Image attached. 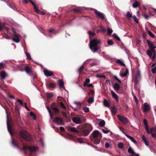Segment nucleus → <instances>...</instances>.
Instances as JSON below:
<instances>
[{"instance_id":"6","label":"nucleus","mask_w":156,"mask_h":156,"mask_svg":"<svg viewBox=\"0 0 156 156\" xmlns=\"http://www.w3.org/2000/svg\"><path fill=\"white\" fill-rule=\"evenodd\" d=\"M149 131L148 134L151 133L153 137L156 138V126L151 128L150 130L149 129Z\"/></svg>"},{"instance_id":"16","label":"nucleus","mask_w":156,"mask_h":156,"mask_svg":"<svg viewBox=\"0 0 156 156\" xmlns=\"http://www.w3.org/2000/svg\"><path fill=\"white\" fill-rule=\"evenodd\" d=\"M143 123L145 126V128L146 129V130L147 132V133H149V128L147 124V120L146 119H144L143 120Z\"/></svg>"},{"instance_id":"29","label":"nucleus","mask_w":156,"mask_h":156,"mask_svg":"<svg viewBox=\"0 0 156 156\" xmlns=\"http://www.w3.org/2000/svg\"><path fill=\"white\" fill-rule=\"evenodd\" d=\"M126 136L129 139H130L133 143L135 144H136L137 143V142L136 140H134L132 137L129 136L128 135H126Z\"/></svg>"},{"instance_id":"55","label":"nucleus","mask_w":156,"mask_h":156,"mask_svg":"<svg viewBox=\"0 0 156 156\" xmlns=\"http://www.w3.org/2000/svg\"><path fill=\"white\" fill-rule=\"evenodd\" d=\"M83 65H82L78 69V71L79 72V73H80L82 69H83Z\"/></svg>"},{"instance_id":"35","label":"nucleus","mask_w":156,"mask_h":156,"mask_svg":"<svg viewBox=\"0 0 156 156\" xmlns=\"http://www.w3.org/2000/svg\"><path fill=\"white\" fill-rule=\"evenodd\" d=\"M126 16L127 17L128 19H129L132 17V14L130 13L129 11H128L127 12L126 14Z\"/></svg>"},{"instance_id":"25","label":"nucleus","mask_w":156,"mask_h":156,"mask_svg":"<svg viewBox=\"0 0 156 156\" xmlns=\"http://www.w3.org/2000/svg\"><path fill=\"white\" fill-rule=\"evenodd\" d=\"M111 92L112 97L115 99L116 101H118L119 98L117 95L112 90L111 91Z\"/></svg>"},{"instance_id":"53","label":"nucleus","mask_w":156,"mask_h":156,"mask_svg":"<svg viewBox=\"0 0 156 156\" xmlns=\"http://www.w3.org/2000/svg\"><path fill=\"white\" fill-rule=\"evenodd\" d=\"M77 140L78 142L80 143H82L84 140V139L82 138H78Z\"/></svg>"},{"instance_id":"40","label":"nucleus","mask_w":156,"mask_h":156,"mask_svg":"<svg viewBox=\"0 0 156 156\" xmlns=\"http://www.w3.org/2000/svg\"><path fill=\"white\" fill-rule=\"evenodd\" d=\"M105 146L106 148H108V147L112 148V146L111 144L108 142L105 143Z\"/></svg>"},{"instance_id":"4","label":"nucleus","mask_w":156,"mask_h":156,"mask_svg":"<svg viewBox=\"0 0 156 156\" xmlns=\"http://www.w3.org/2000/svg\"><path fill=\"white\" fill-rule=\"evenodd\" d=\"M20 135L21 137L24 139L28 141L31 140V136L27 131L22 130L20 131Z\"/></svg>"},{"instance_id":"43","label":"nucleus","mask_w":156,"mask_h":156,"mask_svg":"<svg viewBox=\"0 0 156 156\" xmlns=\"http://www.w3.org/2000/svg\"><path fill=\"white\" fill-rule=\"evenodd\" d=\"M46 95L47 98H51L53 95V94L51 93H47Z\"/></svg>"},{"instance_id":"9","label":"nucleus","mask_w":156,"mask_h":156,"mask_svg":"<svg viewBox=\"0 0 156 156\" xmlns=\"http://www.w3.org/2000/svg\"><path fill=\"white\" fill-rule=\"evenodd\" d=\"M20 36L16 34H14L13 35L12 41L16 43H18L20 42Z\"/></svg>"},{"instance_id":"33","label":"nucleus","mask_w":156,"mask_h":156,"mask_svg":"<svg viewBox=\"0 0 156 156\" xmlns=\"http://www.w3.org/2000/svg\"><path fill=\"white\" fill-rule=\"evenodd\" d=\"M103 104L104 105L107 107H109V104L108 101L105 99L103 101Z\"/></svg>"},{"instance_id":"26","label":"nucleus","mask_w":156,"mask_h":156,"mask_svg":"<svg viewBox=\"0 0 156 156\" xmlns=\"http://www.w3.org/2000/svg\"><path fill=\"white\" fill-rule=\"evenodd\" d=\"M69 130L73 132L78 133V131L76 129L75 127H69Z\"/></svg>"},{"instance_id":"21","label":"nucleus","mask_w":156,"mask_h":156,"mask_svg":"<svg viewBox=\"0 0 156 156\" xmlns=\"http://www.w3.org/2000/svg\"><path fill=\"white\" fill-rule=\"evenodd\" d=\"M142 138L146 146H148L149 145V143L147 140V138L144 135H143Z\"/></svg>"},{"instance_id":"27","label":"nucleus","mask_w":156,"mask_h":156,"mask_svg":"<svg viewBox=\"0 0 156 156\" xmlns=\"http://www.w3.org/2000/svg\"><path fill=\"white\" fill-rule=\"evenodd\" d=\"M59 86L60 88H65L64 86L63 81L61 80H60L59 81Z\"/></svg>"},{"instance_id":"17","label":"nucleus","mask_w":156,"mask_h":156,"mask_svg":"<svg viewBox=\"0 0 156 156\" xmlns=\"http://www.w3.org/2000/svg\"><path fill=\"white\" fill-rule=\"evenodd\" d=\"M7 116V125L8 128V131L9 132L10 134L11 135L12 134V130L11 129V126L10 125H9L8 121V117H7V115H6Z\"/></svg>"},{"instance_id":"15","label":"nucleus","mask_w":156,"mask_h":156,"mask_svg":"<svg viewBox=\"0 0 156 156\" xmlns=\"http://www.w3.org/2000/svg\"><path fill=\"white\" fill-rule=\"evenodd\" d=\"M128 152L131 154L130 156H139V154H136L131 147L128 149Z\"/></svg>"},{"instance_id":"49","label":"nucleus","mask_w":156,"mask_h":156,"mask_svg":"<svg viewBox=\"0 0 156 156\" xmlns=\"http://www.w3.org/2000/svg\"><path fill=\"white\" fill-rule=\"evenodd\" d=\"M25 54L26 55L27 57L29 59H31L30 55L29 53L26 52H25Z\"/></svg>"},{"instance_id":"22","label":"nucleus","mask_w":156,"mask_h":156,"mask_svg":"<svg viewBox=\"0 0 156 156\" xmlns=\"http://www.w3.org/2000/svg\"><path fill=\"white\" fill-rule=\"evenodd\" d=\"M115 62L121 66H125V64L124 63V62H123L122 61L120 60L119 59H117L115 61Z\"/></svg>"},{"instance_id":"23","label":"nucleus","mask_w":156,"mask_h":156,"mask_svg":"<svg viewBox=\"0 0 156 156\" xmlns=\"http://www.w3.org/2000/svg\"><path fill=\"white\" fill-rule=\"evenodd\" d=\"M52 110L54 112L55 114H58L59 112V109L56 107H53L51 108Z\"/></svg>"},{"instance_id":"60","label":"nucleus","mask_w":156,"mask_h":156,"mask_svg":"<svg viewBox=\"0 0 156 156\" xmlns=\"http://www.w3.org/2000/svg\"><path fill=\"white\" fill-rule=\"evenodd\" d=\"M132 17L133 18V19L134 20V21L135 22H136V23H138V22L137 20V18L136 17V16H133Z\"/></svg>"},{"instance_id":"47","label":"nucleus","mask_w":156,"mask_h":156,"mask_svg":"<svg viewBox=\"0 0 156 156\" xmlns=\"http://www.w3.org/2000/svg\"><path fill=\"white\" fill-rule=\"evenodd\" d=\"M118 147L120 148H122L123 146V144L122 143H119L118 144Z\"/></svg>"},{"instance_id":"13","label":"nucleus","mask_w":156,"mask_h":156,"mask_svg":"<svg viewBox=\"0 0 156 156\" xmlns=\"http://www.w3.org/2000/svg\"><path fill=\"white\" fill-rule=\"evenodd\" d=\"M94 11L96 13L98 17L102 19H104V16L102 13L96 9H94Z\"/></svg>"},{"instance_id":"24","label":"nucleus","mask_w":156,"mask_h":156,"mask_svg":"<svg viewBox=\"0 0 156 156\" xmlns=\"http://www.w3.org/2000/svg\"><path fill=\"white\" fill-rule=\"evenodd\" d=\"M153 52H154V50L153 51L151 50H148L147 51V54L150 57H151Z\"/></svg>"},{"instance_id":"2","label":"nucleus","mask_w":156,"mask_h":156,"mask_svg":"<svg viewBox=\"0 0 156 156\" xmlns=\"http://www.w3.org/2000/svg\"><path fill=\"white\" fill-rule=\"evenodd\" d=\"M93 137L91 138V140L95 144H98L102 137L101 133L98 130H94L93 133Z\"/></svg>"},{"instance_id":"30","label":"nucleus","mask_w":156,"mask_h":156,"mask_svg":"<svg viewBox=\"0 0 156 156\" xmlns=\"http://www.w3.org/2000/svg\"><path fill=\"white\" fill-rule=\"evenodd\" d=\"M25 70L28 74H29L31 72L30 69L28 66H26L25 67Z\"/></svg>"},{"instance_id":"1","label":"nucleus","mask_w":156,"mask_h":156,"mask_svg":"<svg viewBox=\"0 0 156 156\" xmlns=\"http://www.w3.org/2000/svg\"><path fill=\"white\" fill-rule=\"evenodd\" d=\"M90 48L92 51L94 53L98 50L99 48L97 45L100 43L101 40L99 39H94L91 40L90 37Z\"/></svg>"},{"instance_id":"54","label":"nucleus","mask_w":156,"mask_h":156,"mask_svg":"<svg viewBox=\"0 0 156 156\" xmlns=\"http://www.w3.org/2000/svg\"><path fill=\"white\" fill-rule=\"evenodd\" d=\"M102 131L105 133H107L109 132L110 130L107 129H102Z\"/></svg>"},{"instance_id":"19","label":"nucleus","mask_w":156,"mask_h":156,"mask_svg":"<svg viewBox=\"0 0 156 156\" xmlns=\"http://www.w3.org/2000/svg\"><path fill=\"white\" fill-rule=\"evenodd\" d=\"M2 79H4L8 76V75L4 71H2L0 73Z\"/></svg>"},{"instance_id":"52","label":"nucleus","mask_w":156,"mask_h":156,"mask_svg":"<svg viewBox=\"0 0 156 156\" xmlns=\"http://www.w3.org/2000/svg\"><path fill=\"white\" fill-rule=\"evenodd\" d=\"M30 115L32 116V118L34 119L35 120L36 119V117L35 115L34 114V113L32 112H30Z\"/></svg>"},{"instance_id":"34","label":"nucleus","mask_w":156,"mask_h":156,"mask_svg":"<svg viewBox=\"0 0 156 156\" xmlns=\"http://www.w3.org/2000/svg\"><path fill=\"white\" fill-rule=\"evenodd\" d=\"M111 110L113 114H115L117 111L116 108L114 107H113L111 108Z\"/></svg>"},{"instance_id":"14","label":"nucleus","mask_w":156,"mask_h":156,"mask_svg":"<svg viewBox=\"0 0 156 156\" xmlns=\"http://www.w3.org/2000/svg\"><path fill=\"white\" fill-rule=\"evenodd\" d=\"M44 75L47 77L52 76L53 74L52 72L49 71L47 70H44Z\"/></svg>"},{"instance_id":"31","label":"nucleus","mask_w":156,"mask_h":156,"mask_svg":"<svg viewBox=\"0 0 156 156\" xmlns=\"http://www.w3.org/2000/svg\"><path fill=\"white\" fill-rule=\"evenodd\" d=\"M128 71L127 70L124 73H120V76L122 77H125L126 76L127 74L128 73Z\"/></svg>"},{"instance_id":"56","label":"nucleus","mask_w":156,"mask_h":156,"mask_svg":"<svg viewBox=\"0 0 156 156\" xmlns=\"http://www.w3.org/2000/svg\"><path fill=\"white\" fill-rule=\"evenodd\" d=\"M148 33L149 34L151 37H154V34L153 33H152L151 32V31H148Z\"/></svg>"},{"instance_id":"7","label":"nucleus","mask_w":156,"mask_h":156,"mask_svg":"<svg viewBox=\"0 0 156 156\" xmlns=\"http://www.w3.org/2000/svg\"><path fill=\"white\" fill-rule=\"evenodd\" d=\"M117 117L119 119L123 124H126L128 122V120L126 118L120 115H118Z\"/></svg>"},{"instance_id":"45","label":"nucleus","mask_w":156,"mask_h":156,"mask_svg":"<svg viewBox=\"0 0 156 156\" xmlns=\"http://www.w3.org/2000/svg\"><path fill=\"white\" fill-rule=\"evenodd\" d=\"M74 103L79 108H80L81 106V104L80 102L75 101L74 102Z\"/></svg>"},{"instance_id":"58","label":"nucleus","mask_w":156,"mask_h":156,"mask_svg":"<svg viewBox=\"0 0 156 156\" xmlns=\"http://www.w3.org/2000/svg\"><path fill=\"white\" fill-rule=\"evenodd\" d=\"M88 34L90 35H95V34L94 32H92L91 31H88Z\"/></svg>"},{"instance_id":"46","label":"nucleus","mask_w":156,"mask_h":156,"mask_svg":"<svg viewBox=\"0 0 156 156\" xmlns=\"http://www.w3.org/2000/svg\"><path fill=\"white\" fill-rule=\"evenodd\" d=\"M107 42L108 44L110 45H112L114 44V42L111 40H108Z\"/></svg>"},{"instance_id":"28","label":"nucleus","mask_w":156,"mask_h":156,"mask_svg":"<svg viewBox=\"0 0 156 156\" xmlns=\"http://www.w3.org/2000/svg\"><path fill=\"white\" fill-rule=\"evenodd\" d=\"M136 76V80L139 79L140 77V72L139 70L137 71Z\"/></svg>"},{"instance_id":"38","label":"nucleus","mask_w":156,"mask_h":156,"mask_svg":"<svg viewBox=\"0 0 156 156\" xmlns=\"http://www.w3.org/2000/svg\"><path fill=\"white\" fill-rule=\"evenodd\" d=\"M105 124V121L103 120L99 122V126H104Z\"/></svg>"},{"instance_id":"42","label":"nucleus","mask_w":156,"mask_h":156,"mask_svg":"<svg viewBox=\"0 0 156 156\" xmlns=\"http://www.w3.org/2000/svg\"><path fill=\"white\" fill-rule=\"evenodd\" d=\"M48 32L49 33V35L50 36H51V34L52 33H55V31L54 30L52 29H50L48 30Z\"/></svg>"},{"instance_id":"20","label":"nucleus","mask_w":156,"mask_h":156,"mask_svg":"<svg viewBox=\"0 0 156 156\" xmlns=\"http://www.w3.org/2000/svg\"><path fill=\"white\" fill-rule=\"evenodd\" d=\"M142 138L146 146H148L149 145V143L147 140V138L144 135H143Z\"/></svg>"},{"instance_id":"12","label":"nucleus","mask_w":156,"mask_h":156,"mask_svg":"<svg viewBox=\"0 0 156 156\" xmlns=\"http://www.w3.org/2000/svg\"><path fill=\"white\" fill-rule=\"evenodd\" d=\"M147 42L151 50L154 51V49L156 48V47L154 46L153 42L149 40H147Z\"/></svg>"},{"instance_id":"41","label":"nucleus","mask_w":156,"mask_h":156,"mask_svg":"<svg viewBox=\"0 0 156 156\" xmlns=\"http://www.w3.org/2000/svg\"><path fill=\"white\" fill-rule=\"evenodd\" d=\"M139 5V3L137 2H136L133 4V7L134 8H136Z\"/></svg>"},{"instance_id":"32","label":"nucleus","mask_w":156,"mask_h":156,"mask_svg":"<svg viewBox=\"0 0 156 156\" xmlns=\"http://www.w3.org/2000/svg\"><path fill=\"white\" fill-rule=\"evenodd\" d=\"M90 82V80L89 78H86V79L85 82L84 83L83 85L85 87L87 85L88 83Z\"/></svg>"},{"instance_id":"63","label":"nucleus","mask_w":156,"mask_h":156,"mask_svg":"<svg viewBox=\"0 0 156 156\" xmlns=\"http://www.w3.org/2000/svg\"><path fill=\"white\" fill-rule=\"evenodd\" d=\"M4 67V65L2 62H0V69H2Z\"/></svg>"},{"instance_id":"5","label":"nucleus","mask_w":156,"mask_h":156,"mask_svg":"<svg viewBox=\"0 0 156 156\" xmlns=\"http://www.w3.org/2000/svg\"><path fill=\"white\" fill-rule=\"evenodd\" d=\"M92 126L90 124H87L86 126V128L82 132V134L84 136H87L92 130Z\"/></svg>"},{"instance_id":"62","label":"nucleus","mask_w":156,"mask_h":156,"mask_svg":"<svg viewBox=\"0 0 156 156\" xmlns=\"http://www.w3.org/2000/svg\"><path fill=\"white\" fill-rule=\"evenodd\" d=\"M96 77L97 78H100L101 77H105V76H103L102 75H99V74H98L96 75Z\"/></svg>"},{"instance_id":"64","label":"nucleus","mask_w":156,"mask_h":156,"mask_svg":"<svg viewBox=\"0 0 156 156\" xmlns=\"http://www.w3.org/2000/svg\"><path fill=\"white\" fill-rule=\"evenodd\" d=\"M90 59H88L85 61L83 63V65H85L87 64V62H89L90 61Z\"/></svg>"},{"instance_id":"59","label":"nucleus","mask_w":156,"mask_h":156,"mask_svg":"<svg viewBox=\"0 0 156 156\" xmlns=\"http://www.w3.org/2000/svg\"><path fill=\"white\" fill-rule=\"evenodd\" d=\"M55 84H53V83H51L49 84V87H50L54 88L55 87Z\"/></svg>"},{"instance_id":"8","label":"nucleus","mask_w":156,"mask_h":156,"mask_svg":"<svg viewBox=\"0 0 156 156\" xmlns=\"http://www.w3.org/2000/svg\"><path fill=\"white\" fill-rule=\"evenodd\" d=\"M143 112H147L149 111L151 109L150 105L147 103H144L143 105Z\"/></svg>"},{"instance_id":"11","label":"nucleus","mask_w":156,"mask_h":156,"mask_svg":"<svg viewBox=\"0 0 156 156\" xmlns=\"http://www.w3.org/2000/svg\"><path fill=\"white\" fill-rule=\"evenodd\" d=\"M73 121L76 124H80L81 123V121L80 118L76 117L72 119Z\"/></svg>"},{"instance_id":"37","label":"nucleus","mask_w":156,"mask_h":156,"mask_svg":"<svg viewBox=\"0 0 156 156\" xmlns=\"http://www.w3.org/2000/svg\"><path fill=\"white\" fill-rule=\"evenodd\" d=\"M94 101V99L92 97L89 98L87 100V102H88V103H93Z\"/></svg>"},{"instance_id":"3","label":"nucleus","mask_w":156,"mask_h":156,"mask_svg":"<svg viewBox=\"0 0 156 156\" xmlns=\"http://www.w3.org/2000/svg\"><path fill=\"white\" fill-rule=\"evenodd\" d=\"M38 150V148L37 147H30L29 146H23V150L25 151L26 150H29L30 151V156H34L36 151Z\"/></svg>"},{"instance_id":"36","label":"nucleus","mask_w":156,"mask_h":156,"mask_svg":"<svg viewBox=\"0 0 156 156\" xmlns=\"http://www.w3.org/2000/svg\"><path fill=\"white\" fill-rule=\"evenodd\" d=\"M11 142L13 146H14L15 147H16V148H18V149H19L18 146L16 144H15V142L14 141V140H12Z\"/></svg>"},{"instance_id":"48","label":"nucleus","mask_w":156,"mask_h":156,"mask_svg":"<svg viewBox=\"0 0 156 156\" xmlns=\"http://www.w3.org/2000/svg\"><path fill=\"white\" fill-rule=\"evenodd\" d=\"M83 110L85 112H88L89 111V108L87 107H84L83 108Z\"/></svg>"},{"instance_id":"51","label":"nucleus","mask_w":156,"mask_h":156,"mask_svg":"<svg viewBox=\"0 0 156 156\" xmlns=\"http://www.w3.org/2000/svg\"><path fill=\"white\" fill-rule=\"evenodd\" d=\"M101 30L102 32L103 33H105L106 32V30L104 28V27L103 26H101L100 27Z\"/></svg>"},{"instance_id":"10","label":"nucleus","mask_w":156,"mask_h":156,"mask_svg":"<svg viewBox=\"0 0 156 156\" xmlns=\"http://www.w3.org/2000/svg\"><path fill=\"white\" fill-rule=\"evenodd\" d=\"M55 122L58 125H62L63 122V120L61 118L58 117H56L54 120Z\"/></svg>"},{"instance_id":"39","label":"nucleus","mask_w":156,"mask_h":156,"mask_svg":"<svg viewBox=\"0 0 156 156\" xmlns=\"http://www.w3.org/2000/svg\"><path fill=\"white\" fill-rule=\"evenodd\" d=\"M34 10L35 11V12L38 13L40 14L41 13V11L38 9V8H37L36 6H35L34 7Z\"/></svg>"},{"instance_id":"61","label":"nucleus","mask_w":156,"mask_h":156,"mask_svg":"<svg viewBox=\"0 0 156 156\" xmlns=\"http://www.w3.org/2000/svg\"><path fill=\"white\" fill-rule=\"evenodd\" d=\"M114 78L118 82H119L120 83H121V81L118 78L117 76H114Z\"/></svg>"},{"instance_id":"44","label":"nucleus","mask_w":156,"mask_h":156,"mask_svg":"<svg viewBox=\"0 0 156 156\" xmlns=\"http://www.w3.org/2000/svg\"><path fill=\"white\" fill-rule=\"evenodd\" d=\"M113 30L112 29L108 28L107 30V33L108 34H111Z\"/></svg>"},{"instance_id":"18","label":"nucleus","mask_w":156,"mask_h":156,"mask_svg":"<svg viewBox=\"0 0 156 156\" xmlns=\"http://www.w3.org/2000/svg\"><path fill=\"white\" fill-rule=\"evenodd\" d=\"M113 87L114 90L117 92L120 89V86L118 83H115L113 85Z\"/></svg>"},{"instance_id":"57","label":"nucleus","mask_w":156,"mask_h":156,"mask_svg":"<svg viewBox=\"0 0 156 156\" xmlns=\"http://www.w3.org/2000/svg\"><path fill=\"white\" fill-rule=\"evenodd\" d=\"M152 72L153 73H156V66L152 68Z\"/></svg>"},{"instance_id":"50","label":"nucleus","mask_w":156,"mask_h":156,"mask_svg":"<svg viewBox=\"0 0 156 156\" xmlns=\"http://www.w3.org/2000/svg\"><path fill=\"white\" fill-rule=\"evenodd\" d=\"M60 105L61 107L62 108L64 109H66V108L64 104L62 102H60Z\"/></svg>"}]
</instances>
